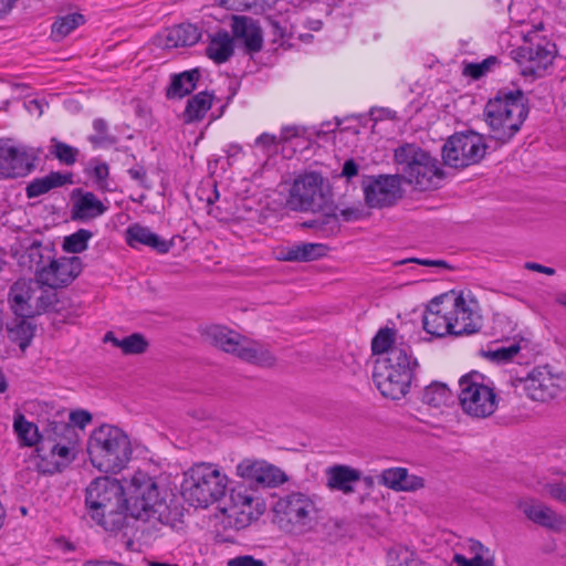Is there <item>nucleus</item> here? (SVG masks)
<instances>
[{
    "mask_svg": "<svg viewBox=\"0 0 566 566\" xmlns=\"http://www.w3.org/2000/svg\"><path fill=\"white\" fill-rule=\"evenodd\" d=\"M90 517L105 531L116 532L128 525V518L149 523L153 527L170 523V510L153 478L137 472L125 490L116 479L93 480L85 492Z\"/></svg>",
    "mask_w": 566,
    "mask_h": 566,
    "instance_id": "obj_1",
    "label": "nucleus"
},
{
    "mask_svg": "<svg viewBox=\"0 0 566 566\" xmlns=\"http://www.w3.org/2000/svg\"><path fill=\"white\" fill-rule=\"evenodd\" d=\"M528 99L521 90L502 88L484 107V118L491 137L510 142L528 116Z\"/></svg>",
    "mask_w": 566,
    "mask_h": 566,
    "instance_id": "obj_2",
    "label": "nucleus"
},
{
    "mask_svg": "<svg viewBox=\"0 0 566 566\" xmlns=\"http://www.w3.org/2000/svg\"><path fill=\"white\" fill-rule=\"evenodd\" d=\"M87 451L92 464L106 473L122 471L132 457V447L127 434L111 424H103L92 432Z\"/></svg>",
    "mask_w": 566,
    "mask_h": 566,
    "instance_id": "obj_3",
    "label": "nucleus"
},
{
    "mask_svg": "<svg viewBox=\"0 0 566 566\" xmlns=\"http://www.w3.org/2000/svg\"><path fill=\"white\" fill-rule=\"evenodd\" d=\"M228 482V476L217 465L197 463L184 473L181 495L191 506L208 507L224 496Z\"/></svg>",
    "mask_w": 566,
    "mask_h": 566,
    "instance_id": "obj_4",
    "label": "nucleus"
},
{
    "mask_svg": "<svg viewBox=\"0 0 566 566\" xmlns=\"http://www.w3.org/2000/svg\"><path fill=\"white\" fill-rule=\"evenodd\" d=\"M417 365V360L411 357L410 348H394L390 352V358L376 361L374 382L384 397L400 399L409 390Z\"/></svg>",
    "mask_w": 566,
    "mask_h": 566,
    "instance_id": "obj_5",
    "label": "nucleus"
},
{
    "mask_svg": "<svg viewBox=\"0 0 566 566\" xmlns=\"http://www.w3.org/2000/svg\"><path fill=\"white\" fill-rule=\"evenodd\" d=\"M395 161L399 166L400 180L413 185L420 191L437 188L443 178L438 161L413 144H405L395 150Z\"/></svg>",
    "mask_w": 566,
    "mask_h": 566,
    "instance_id": "obj_6",
    "label": "nucleus"
},
{
    "mask_svg": "<svg viewBox=\"0 0 566 566\" xmlns=\"http://www.w3.org/2000/svg\"><path fill=\"white\" fill-rule=\"evenodd\" d=\"M458 398L462 411L475 419L489 418L499 406L493 381L478 371L460 378Z\"/></svg>",
    "mask_w": 566,
    "mask_h": 566,
    "instance_id": "obj_7",
    "label": "nucleus"
},
{
    "mask_svg": "<svg viewBox=\"0 0 566 566\" xmlns=\"http://www.w3.org/2000/svg\"><path fill=\"white\" fill-rule=\"evenodd\" d=\"M206 338L216 347L238 358L261 367H271L275 357L263 345L242 337L237 332L222 325H210L203 331Z\"/></svg>",
    "mask_w": 566,
    "mask_h": 566,
    "instance_id": "obj_8",
    "label": "nucleus"
},
{
    "mask_svg": "<svg viewBox=\"0 0 566 566\" xmlns=\"http://www.w3.org/2000/svg\"><path fill=\"white\" fill-rule=\"evenodd\" d=\"M287 205L292 210L301 212L331 211L336 216V208L332 207V192L321 174L306 171L298 175L290 189Z\"/></svg>",
    "mask_w": 566,
    "mask_h": 566,
    "instance_id": "obj_9",
    "label": "nucleus"
},
{
    "mask_svg": "<svg viewBox=\"0 0 566 566\" xmlns=\"http://www.w3.org/2000/svg\"><path fill=\"white\" fill-rule=\"evenodd\" d=\"M555 52V44L546 38L539 36L538 32L534 30L525 36V44L512 53L521 75L534 81L544 76L547 67L554 61Z\"/></svg>",
    "mask_w": 566,
    "mask_h": 566,
    "instance_id": "obj_10",
    "label": "nucleus"
},
{
    "mask_svg": "<svg viewBox=\"0 0 566 566\" xmlns=\"http://www.w3.org/2000/svg\"><path fill=\"white\" fill-rule=\"evenodd\" d=\"M511 385L516 392H523L533 401L547 402L562 394L566 378L560 373H554L548 366H538L525 377L512 379Z\"/></svg>",
    "mask_w": 566,
    "mask_h": 566,
    "instance_id": "obj_11",
    "label": "nucleus"
},
{
    "mask_svg": "<svg viewBox=\"0 0 566 566\" xmlns=\"http://www.w3.org/2000/svg\"><path fill=\"white\" fill-rule=\"evenodd\" d=\"M274 512L282 530L300 534L311 526L315 504L307 495L293 492L276 501Z\"/></svg>",
    "mask_w": 566,
    "mask_h": 566,
    "instance_id": "obj_12",
    "label": "nucleus"
},
{
    "mask_svg": "<svg viewBox=\"0 0 566 566\" xmlns=\"http://www.w3.org/2000/svg\"><path fill=\"white\" fill-rule=\"evenodd\" d=\"M486 148L483 136L478 133L454 134L443 145L442 158L450 167L465 168L481 161Z\"/></svg>",
    "mask_w": 566,
    "mask_h": 566,
    "instance_id": "obj_13",
    "label": "nucleus"
},
{
    "mask_svg": "<svg viewBox=\"0 0 566 566\" xmlns=\"http://www.w3.org/2000/svg\"><path fill=\"white\" fill-rule=\"evenodd\" d=\"M9 302L19 317H34L54 308L57 298L52 291L33 289L31 282L18 281L9 292Z\"/></svg>",
    "mask_w": 566,
    "mask_h": 566,
    "instance_id": "obj_14",
    "label": "nucleus"
},
{
    "mask_svg": "<svg viewBox=\"0 0 566 566\" xmlns=\"http://www.w3.org/2000/svg\"><path fill=\"white\" fill-rule=\"evenodd\" d=\"M400 181L399 175L366 176L363 181L366 203L370 208L392 206L401 197Z\"/></svg>",
    "mask_w": 566,
    "mask_h": 566,
    "instance_id": "obj_15",
    "label": "nucleus"
},
{
    "mask_svg": "<svg viewBox=\"0 0 566 566\" xmlns=\"http://www.w3.org/2000/svg\"><path fill=\"white\" fill-rule=\"evenodd\" d=\"M82 265L78 256L52 260L49 265L38 270V281L51 289L69 285L80 275Z\"/></svg>",
    "mask_w": 566,
    "mask_h": 566,
    "instance_id": "obj_16",
    "label": "nucleus"
},
{
    "mask_svg": "<svg viewBox=\"0 0 566 566\" xmlns=\"http://www.w3.org/2000/svg\"><path fill=\"white\" fill-rule=\"evenodd\" d=\"M452 306V335L463 336L478 333L482 327V317L475 310L476 302L467 301L462 294L450 300Z\"/></svg>",
    "mask_w": 566,
    "mask_h": 566,
    "instance_id": "obj_17",
    "label": "nucleus"
},
{
    "mask_svg": "<svg viewBox=\"0 0 566 566\" xmlns=\"http://www.w3.org/2000/svg\"><path fill=\"white\" fill-rule=\"evenodd\" d=\"M34 169V157L23 147L0 145V176L3 178L24 177Z\"/></svg>",
    "mask_w": 566,
    "mask_h": 566,
    "instance_id": "obj_18",
    "label": "nucleus"
},
{
    "mask_svg": "<svg viewBox=\"0 0 566 566\" xmlns=\"http://www.w3.org/2000/svg\"><path fill=\"white\" fill-rule=\"evenodd\" d=\"M71 219L73 221L87 222L103 216L108 210V201L98 199L91 191L81 188L73 189L71 195Z\"/></svg>",
    "mask_w": 566,
    "mask_h": 566,
    "instance_id": "obj_19",
    "label": "nucleus"
},
{
    "mask_svg": "<svg viewBox=\"0 0 566 566\" xmlns=\"http://www.w3.org/2000/svg\"><path fill=\"white\" fill-rule=\"evenodd\" d=\"M451 310L450 300L431 301L422 317L423 329L437 337L452 335Z\"/></svg>",
    "mask_w": 566,
    "mask_h": 566,
    "instance_id": "obj_20",
    "label": "nucleus"
},
{
    "mask_svg": "<svg viewBox=\"0 0 566 566\" xmlns=\"http://www.w3.org/2000/svg\"><path fill=\"white\" fill-rule=\"evenodd\" d=\"M238 471L242 478L263 488H275L286 481L283 471L266 462H243Z\"/></svg>",
    "mask_w": 566,
    "mask_h": 566,
    "instance_id": "obj_21",
    "label": "nucleus"
},
{
    "mask_svg": "<svg viewBox=\"0 0 566 566\" xmlns=\"http://www.w3.org/2000/svg\"><path fill=\"white\" fill-rule=\"evenodd\" d=\"M233 36L242 41L248 53L262 50L263 35L260 25L250 17L234 15L231 22Z\"/></svg>",
    "mask_w": 566,
    "mask_h": 566,
    "instance_id": "obj_22",
    "label": "nucleus"
},
{
    "mask_svg": "<svg viewBox=\"0 0 566 566\" xmlns=\"http://www.w3.org/2000/svg\"><path fill=\"white\" fill-rule=\"evenodd\" d=\"M80 432L73 426L64 421H49L41 434L39 451L46 449V443L64 444L78 448Z\"/></svg>",
    "mask_w": 566,
    "mask_h": 566,
    "instance_id": "obj_23",
    "label": "nucleus"
},
{
    "mask_svg": "<svg viewBox=\"0 0 566 566\" xmlns=\"http://www.w3.org/2000/svg\"><path fill=\"white\" fill-rule=\"evenodd\" d=\"M126 242L130 248L136 249L139 244L151 248L158 253H167L172 243L160 238L149 228L134 223L126 229Z\"/></svg>",
    "mask_w": 566,
    "mask_h": 566,
    "instance_id": "obj_24",
    "label": "nucleus"
},
{
    "mask_svg": "<svg viewBox=\"0 0 566 566\" xmlns=\"http://www.w3.org/2000/svg\"><path fill=\"white\" fill-rule=\"evenodd\" d=\"M327 486L344 494L355 492L354 485L360 481L361 472L345 464H335L326 469Z\"/></svg>",
    "mask_w": 566,
    "mask_h": 566,
    "instance_id": "obj_25",
    "label": "nucleus"
},
{
    "mask_svg": "<svg viewBox=\"0 0 566 566\" xmlns=\"http://www.w3.org/2000/svg\"><path fill=\"white\" fill-rule=\"evenodd\" d=\"M523 512L528 520L551 531L560 532L566 526L565 516L545 504H527Z\"/></svg>",
    "mask_w": 566,
    "mask_h": 566,
    "instance_id": "obj_26",
    "label": "nucleus"
},
{
    "mask_svg": "<svg viewBox=\"0 0 566 566\" xmlns=\"http://www.w3.org/2000/svg\"><path fill=\"white\" fill-rule=\"evenodd\" d=\"M201 38V32L197 25L191 23H181L174 25L166 31L160 39V43L166 49L195 45Z\"/></svg>",
    "mask_w": 566,
    "mask_h": 566,
    "instance_id": "obj_27",
    "label": "nucleus"
},
{
    "mask_svg": "<svg viewBox=\"0 0 566 566\" xmlns=\"http://www.w3.org/2000/svg\"><path fill=\"white\" fill-rule=\"evenodd\" d=\"M73 184L71 172L51 171L49 175L33 179L25 189L29 199L38 198L50 190Z\"/></svg>",
    "mask_w": 566,
    "mask_h": 566,
    "instance_id": "obj_28",
    "label": "nucleus"
},
{
    "mask_svg": "<svg viewBox=\"0 0 566 566\" xmlns=\"http://www.w3.org/2000/svg\"><path fill=\"white\" fill-rule=\"evenodd\" d=\"M234 53V43L230 34L220 30L209 35L206 55L217 64L226 63Z\"/></svg>",
    "mask_w": 566,
    "mask_h": 566,
    "instance_id": "obj_29",
    "label": "nucleus"
},
{
    "mask_svg": "<svg viewBox=\"0 0 566 566\" xmlns=\"http://www.w3.org/2000/svg\"><path fill=\"white\" fill-rule=\"evenodd\" d=\"M380 481L395 491H411L422 483L416 476H410L405 468H390L382 471Z\"/></svg>",
    "mask_w": 566,
    "mask_h": 566,
    "instance_id": "obj_30",
    "label": "nucleus"
},
{
    "mask_svg": "<svg viewBox=\"0 0 566 566\" xmlns=\"http://www.w3.org/2000/svg\"><path fill=\"white\" fill-rule=\"evenodd\" d=\"M200 78V72L198 69L185 71L180 74L171 76L170 85L167 87V98H182L190 94L197 85Z\"/></svg>",
    "mask_w": 566,
    "mask_h": 566,
    "instance_id": "obj_31",
    "label": "nucleus"
},
{
    "mask_svg": "<svg viewBox=\"0 0 566 566\" xmlns=\"http://www.w3.org/2000/svg\"><path fill=\"white\" fill-rule=\"evenodd\" d=\"M530 349V340L524 337H520L518 339L514 338V340L509 345H500L494 348H489L484 355L489 359L495 363H509L517 359L518 355L523 350Z\"/></svg>",
    "mask_w": 566,
    "mask_h": 566,
    "instance_id": "obj_32",
    "label": "nucleus"
},
{
    "mask_svg": "<svg viewBox=\"0 0 566 566\" xmlns=\"http://www.w3.org/2000/svg\"><path fill=\"white\" fill-rule=\"evenodd\" d=\"M265 504L261 497L255 499L251 503L244 504V506L238 507L233 515H228L230 523L237 528L242 530L248 527L252 522L259 520L264 513Z\"/></svg>",
    "mask_w": 566,
    "mask_h": 566,
    "instance_id": "obj_33",
    "label": "nucleus"
},
{
    "mask_svg": "<svg viewBox=\"0 0 566 566\" xmlns=\"http://www.w3.org/2000/svg\"><path fill=\"white\" fill-rule=\"evenodd\" d=\"M104 342H109L115 347L120 348L122 353L125 355H139L145 353L148 347L147 339L139 333H134L119 339L113 332H107L104 336Z\"/></svg>",
    "mask_w": 566,
    "mask_h": 566,
    "instance_id": "obj_34",
    "label": "nucleus"
},
{
    "mask_svg": "<svg viewBox=\"0 0 566 566\" xmlns=\"http://www.w3.org/2000/svg\"><path fill=\"white\" fill-rule=\"evenodd\" d=\"M212 95L207 92H200L187 102L184 112L185 123L201 120L212 105Z\"/></svg>",
    "mask_w": 566,
    "mask_h": 566,
    "instance_id": "obj_35",
    "label": "nucleus"
},
{
    "mask_svg": "<svg viewBox=\"0 0 566 566\" xmlns=\"http://www.w3.org/2000/svg\"><path fill=\"white\" fill-rule=\"evenodd\" d=\"M394 348H410L403 342L398 343L396 331L389 327L380 328L371 340V350L376 355L387 354L386 358H390V352Z\"/></svg>",
    "mask_w": 566,
    "mask_h": 566,
    "instance_id": "obj_36",
    "label": "nucleus"
},
{
    "mask_svg": "<svg viewBox=\"0 0 566 566\" xmlns=\"http://www.w3.org/2000/svg\"><path fill=\"white\" fill-rule=\"evenodd\" d=\"M84 23V17L80 13H69L59 17L52 24L51 38L54 41H61L74 29Z\"/></svg>",
    "mask_w": 566,
    "mask_h": 566,
    "instance_id": "obj_37",
    "label": "nucleus"
},
{
    "mask_svg": "<svg viewBox=\"0 0 566 566\" xmlns=\"http://www.w3.org/2000/svg\"><path fill=\"white\" fill-rule=\"evenodd\" d=\"M451 398V390L442 382H432L424 388L422 394V401L434 408L446 406Z\"/></svg>",
    "mask_w": 566,
    "mask_h": 566,
    "instance_id": "obj_38",
    "label": "nucleus"
},
{
    "mask_svg": "<svg viewBox=\"0 0 566 566\" xmlns=\"http://www.w3.org/2000/svg\"><path fill=\"white\" fill-rule=\"evenodd\" d=\"M14 431L19 438L27 444L33 446L40 443L41 436L38 433V428L32 422H29L23 415L19 413L14 417L13 422Z\"/></svg>",
    "mask_w": 566,
    "mask_h": 566,
    "instance_id": "obj_39",
    "label": "nucleus"
},
{
    "mask_svg": "<svg viewBox=\"0 0 566 566\" xmlns=\"http://www.w3.org/2000/svg\"><path fill=\"white\" fill-rule=\"evenodd\" d=\"M21 317V319L11 328H9L10 338L17 342L22 350H24L31 343L35 326Z\"/></svg>",
    "mask_w": 566,
    "mask_h": 566,
    "instance_id": "obj_40",
    "label": "nucleus"
},
{
    "mask_svg": "<svg viewBox=\"0 0 566 566\" xmlns=\"http://www.w3.org/2000/svg\"><path fill=\"white\" fill-rule=\"evenodd\" d=\"M93 237V232L86 229H80L76 232L64 238L63 250L69 253H81L87 249V243Z\"/></svg>",
    "mask_w": 566,
    "mask_h": 566,
    "instance_id": "obj_41",
    "label": "nucleus"
},
{
    "mask_svg": "<svg viewBox=\"0 0 566 566\" xmlns=\"http://www.w3.org/2000/svg\"><path fill=\"white\" fill-rule=\"evenodd\" d=\"M259 496L255 495V492L252 491L244 484L237 485L230 492V507L229 515H233L234 511L240 506H244L247 503H251L255 501Z\"/></svg>",
    "mask_w": 566,
    "mask_h": 566,
    "instance_id": "obj_42",
    "label": "nucleus"
},
{
    "mask_svg": "<svg viewBox=\"0 0 566 566\" xmlns=\"http://www.w3.org/2000/svg\"><path fill=\"white\" fill-rule=\"evenodd\" d=\"M50 153L57 158L62 164L71 166L75 164L78 150L63 142L52 138Z\"/></svg>",
    "mask_w": 566,
    "mask_h": 566,
    "instance_id": "obj_43",
    "label": "nucleus"
},
{
    "mask_svg": "<svg viewBox=\"0 0 566 566\" xmlns=\"http://www.w3.org/2000/svg\"><path fill=\"white\" fill-rule=\"evenodd\" d=\"M94 133L88 137L95 146H106L115 143V138L108 133V125L103 118L93 122Z\"/></svg>",
    "mask_w": 566,
    "mask_h": 566,
    "instance_id": "obj_44",
    "label": "nucleus"
},
{
    "mask_svg": "<svg viewBox=\"0 0 566 566\" xmlns=\"http://www.w3.org/2000/svg\"><path fill=\"white\" fill-rule=\"evenodd\" d=\"M496 56H489L480 63H469L464 66L463 74L478 80L485 75L488 72L494 69L499 64Z\"/></svg>",
    "mask_w": 566,
    "mask_h": 566,
    "instance_id": "obj_45",
    "label": "nucleus"
},
{
    "mask_svg": "<svg viewBox=\"0 0 566 566\" xmlns=\"http://www.w3.org/2000/svg\"><path fill=\"white\" fill-rule=\"evenodd\" d=\"M542 492L545 496L566 505V482L552 480L542 484Z\"/></svg>",
    "mask_w": 566,
    "mask_h": 566,
    "instance_id": "obj_46",
    "label": "nucleus"
},
{
    "mask_svg": "<svg viewBox=\"0 0 566 566\" xmlns=\"http://www.w3.org/2000/svg\"><path fill=\"white\" fill-rule=\"evenodd\" d=\"M333 208H336V216H334L331 211H323L327 217H332L334 220L337 219L338 216L346 222L356 221L364 217V208L360 203L354 205L352 207H347L344 209H339L337 206L332 203Z\"/></svg>",
    "mask_w": 566,
    "mask_h": 566,
    "instance_id": "obj_47",
    "label": "nucleus"
},
{
    "mask_svg": "<svg viewBox=\"0 0 566 566\" xmlns=\"http://www.w3.org/2000/svg\"><path fill=\"white\" fill-rule=\"evenodd\" d=\"M78 448L66 447L56 443H46V449L52 457H57L61 463L66 464L75 459Z\"/></svg>",
    "mask_w": 566,
    "mask_h": 566,
    "instance_id": "obj_48",
    "label": "nucleus"
},
{
    "mask_svg": "<svg viewBox=\"0 0 566 566\" xmlns=\"http://www.w3.org/2000/svg\"><path fill=\"white\" fill-rule=\"evenodd\" d=\"M451 566H494L493 560L485 558L482 552H478L473 557L467 558L461 554H455Z\"/></svg>",
    "mask_w": 566,
    "mask_h": 566,
    "instance_id": "obj_49",
    "label": "nucleus"
},
{
    "mask_svg": "<svg viewBox=\"0 0 566 566\" xmlns=\"http://www.w3.org/2000/svg\"><path fill=\"white\" fill-rule=\"evenodd\" d=\"M301 262H308L323 256L326 252V247L319 243H303L298 244Z\"/></svg>",
    "mask_w": 566,
    "mask_h": 566,
    "instance_id": "obj_50",
    "label": "nucleus"
},
{
    "mask_svg": "<svg viewBox=\"0 0 566 566\" xmlns=\"http://www.w3.org/2000/svg\"><path fill=\"white\" fill-rule=\"evenodd\" d=\"M307 129L303 126L287 125L282 127L279 139L281 144L291 142L293 138H305Z\"/></svg>",
    "mask_w": 566,
    "mask_h": 566,
    "instance_id": "obj_51",
    "label": "nucleus"
},
{
    "mask_svg": "<svg viewBox=\"0 0 566 566\" xmlns=\"http://www.w3.org/2000/svg\"><path fill=\"white\" fill-rule=\"evenodd\" d=\"M92 420V416L88 411L76 410L70 413V424L75 429L83 430L87 423Z\"/></svg>",
    "mask_w": 566,
    "mask_h": 566,
    "instance_id": "obj_52",
    "label": "nucleus"
},
{
    "mask_svg": "<svg viewBox=\"0 0 566 566\" xmlns=\"http://www.w3.org/2000/svg\"><path fill=\"white\" fill-rule=\"evenodd\" d=\"M109 175V168L106 163L97 164L93 169V176L96 180L97 187L99 189H107V177Z\"/></svg>",
    "mask_w": 566,
    "mask_h": 566,
    "instance_id": "obj_53",
    "label": "nucleus"
},
{
    "mask_svg": "<svg viewBox=\"0 0 566 566\" xmlns=\"http://www.w3.org/2000/svg\"><path fill=\"white\" fill-rule=\"evenodd\" d=\"M277 144H281L279 137L269 133L261 134L254 142L256 147H260L265 151H270Z\"/></svg>",
    "mask_w": 566,
    "mask_h": 566,
    "instance_id": "obj_54",
    "label": "nucleus"
},
{
    "mask_svg": "<svg viewBox=\"0 0 566 566\" xmlns=\"http://www.w3.org/2000/svg\"><path fill=\"white\" fill-rule=\"evenodd\" d=\"M43 247L41 242L34 241L28 249V256L30 259V262L32 264L36 265V271L40 270L39 265L43 261V253H42Z\"/></svg>",
    "mask_w": 566,
    "mask_h": 566,
    "instance_id": "obj_55",
    "label": "nucleus"
},
{
    "mask_svg": "<svg viewBox=\"0 0 566 566\" xmlns=\"http://www.w3.org/2000/svg\"><path fill=\"white\" fill-rule=\"evenodd\" d=\"M263 562L253 556L243 555L229 559L228 566H263Z\"/></svg>",
    "mask_w": 566,
    "mask_h": 566,
    "instance_id": "obj_56",
    "label": "nucleus"
},
{
    "mask_svg": "<svg viewBox=\"0 0 566 566\" xmlns=\"http://www.w3.org/2000/svg\"><path fill=\"white\" fill-rule=\"evenodd\" d=\"M129 177L137 181L142 187L149 188L147 185V174L143 166H135L128 169Z\"/></svg>",
    "mask_w": 566,
    "mask_h": 566,
    "instance_id": "obj_57",
    "label": "nucleus"
},
{
    "mask_svg": "<svg viewBox=\"0 0 566 566\" xmlns=\"http://www.w3.org/2000/svg\"><path fill=\"white\" fill-rule=\"evenodd\" d=\"M300 255L301 254H300L298 245H293L291 248L282 250L280 252V254L277 255V259L281 261H289V262H301Z\"/></svg>",
    "mask_w": 566,
    "mask_h": 566,
    "instance_id": "obj_58",
    "label": "nucleus"
},
{
    "mask_svg": "<svg viewBox=\"0 0 566 566\" xmlns=\"http://www.w3.org/2000/svg\"><path fill=\"white\" fill-rule=\"evenodd\" d=\"M219 4L229 10L250 8L256 0H218Z\"/></svg>",
    "mask_w": 566,
    "mask_h": 566,
    "instance_id": "obj_59",
    "label": "nucleus"
},
{
    "mask_svg": "<svg viewBox=\"0 0 566 566\" xmlns=\"http://www.w3.org/2000/svg\"><path fill=\"white\" fill-rule=\"evenodd\" d=\"M358 174V165L354 159H348L344 163L342 169V176L350 179L352 177L357 176Z\"/></svg>",
    "mask_w": 566,
    "mask_h": 566,
    "instance_id": "obj_60",
    "label": "nucleus"
},
{
    "mask_svg": "<svg viewBox=\"0 0 566 566\" xmlns=\"http://www.w3.org/2000/svg\"><path fill=\"white\" fill-rule=\"evenodd\" d=\"M525 269H527L530 271H535V272L544 273V274H547V275H554L555 274V269L548 268V266H545V265H542V264L535 263V262H527V263H525Z\"/></svg>",
    "mask_w": 566,
    "mask_h": 566,
    "instance_id": "obj_61",
    "label": "nucleus"
},
{
    "mask_svg": "<svg viewBox=\"0 0 566 566\" xmlns=\"http://www.w3.org/2000/svg\"><path fill=\"white\" fill-rule=\"evenodd\" d=\"M412 261L424 266L448 268L447 262L442 260L413 259Z\"/></svg>",
    "mask_w": 566,
    "mask_h": 566,
    "instance_id": "obj_62",
    "label": "nucleus"
},
{
    "mask_svg": "<svg viewBox=\"0 0 566 566\" xmlns=\"http://www.w3.org/2000/svg\"><path fill=\"white\" fill-rule=\"evenodd\" d=\"M270 25L275 38L284 39L286 36L285 28L282 27L279 21L271 19Z\"/></svg>",
    "mask_w": 566,
    "mask_h": 566,
    "instance_id": "obj_63",
    "label": "nucleus"
},
{
    "mask_svg": "<svg viewBox=\"0 0 566 566\" xmlns=\"http://www.w3.org/2000/svg\"><path fill=\"white\" fill-rule=\"evenodd\" d=\"M17 0H0V17L11 11Z\"/></svg>",
    "mask_w": 566,
    "mask_h": 566,
    "instance_id": "obj_64",
    "label": "nucleus"
}]
</instances>
